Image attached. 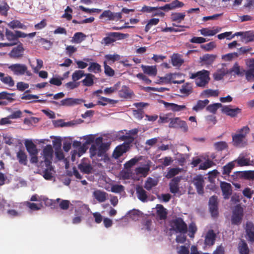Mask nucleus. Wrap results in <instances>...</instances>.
<instances>
[{
	"label": "nucleus",
	"instance_id": "4d7b16f0",
	"mask_svg": "<svg viewBox=\"0 0 254 254\" xmlns=\"http://www.w3.org/2000/svg\"><path fill=\"white\" fill-rule=\"evenodd\" d=\"M105 58L107 63L108 62L110 64V62L114 63L115 61L120 60L121 56L118 54H109L105 55Z\"/></svg>",
	"mask_w": 254,
	"mask_h": 254
},
{
	"label": "nucleus",
	"instance_id": "20e7f679",
	"mask_svg": "<svg viewBox=\"0 0 254 254\" xmlns=\"http://www.w3.org/2000/svg\"><path fill=\"white\" fill-rule=\"evenodd\" d=\"M54 150L51 145H47L45 146L41 153L42 160L43 164H52Z\"/></svg>",
	"mask_w": 254,
	"mask_h": 254
},
{
	"label": "nucleus",
	"instance_id": "3c124183",
	"mask_svg": "<svg viewBox=\"0 0 254 254\" xmlns=\"http://www.w3.org/2000/svg\"><path fill=\"white\" fill-rule=\"evenodd\" d=\"M179 168H168V172L165 175L166 178L170 179L176 175H178L181 171Z\"/></svg>",
	"mask_w": 254,
	"mask_h": 254
},
{
	"label": "nucleus",
	"instance_id": "0e129e2a",
	"mask_svg": "<svg viewBox=\"0 0 254 254\" xmlns=\"http://www.w3.org/2000/svg\"><path fill=\"white\" fill-rule=\"evenodd\" d=\"M84 75L85 74L83 70H75L72 75V79L73 81H76L81 79Z\"/></svg>",
	"mask_w": 254,
	"mask_h": 254
},
{
	"label": "nucleus",
	"instance_id": "9b49d317",
	"mask_svg": "<svg viewBox=\"0 0 254 254\" xmlns=\"http://www.w3.org/2000/svg\"><path fill=\"white\" fill-rule=\"evenodd\" d=\"M128 148L129 144L128 143H124L120 145H118L116 147L113 152V157L115 159H118L124 153L126 152Z\"/></svg>",
	"mask_w": 254,
	"mask_h": 254
},
{
	"label": "nucleus",
	"instance_id": "1a4fd4ad",
	"mask_svg": "<svg viewBox=\"0 0 254 254\" xmlns=\"http://www.w3.org/2000/svg\"><path fill=\"white\" fill-rule=\"evenodd\" d=\"M8 65V68L15 75H23L24 70L26 69V65L21 64H14L10 65L5 64Z\"/></svg>",
	"mask_w": 254,
	"mask_h": 254
},
{
	"label": "nucleus",
	"instance_id": "a211bd4d",
	"mask_svg": "<svg viewBox=\"0 0 254 254\" xmlns=\"http://www.w3.org/2000/svg\"><path fill=\"white\" fill-rule=\"evenodd\" d=\"M163 104L167 109L175 112L183 111L187 109L186 106L185 105H179L175 103L166 102H163Z\"/></svg>",
	"mask_w": 254,
	"mask_h": 254
},
{
	"label": "nucleus",
	"instance_id": "69168bd1",
	"mask_svg": "<svg viewBox=\"0 0 254 254\" xmlns=\"http://www.w3.org/2000/svg\"><path fill=\"white\" fill-rule=\"evenodd\" d=\"M245 70L241 69L240 66L238 65L237 63H235L233 67L230 70V72L234 73L238 75H243Z\"/></svg>",
	"mask_w": 254,
	"mask_h": 254
},
{
	"label": "nucleus",
	"instance_id": "58836bf2",
	"mask_svg": "<svg viewBox=\"0 0 254 254\" xmlns=\"http://www.w3.org/2000/svg\"><path fill=\"white\" fill-rule=\"evenodd\" d=\"M7 25L11 29L19 28L26 29V26L17 20H13L7 23Z\"/></svg>",
	"mask_w": 254,
	"mask_h": 254
},
{
	"label": "nucleus",
	"instance_id": "6e6d98bb",
	"mask_svg": "<svg viewBox=\"0 0 254 254\" xmlns=\"http://www.w3.org/2000/svg\"><path fill=\"white\" fill-rule=\"evenodd\" d=\"M85 37V36L83 33L77 32L73 35L72 42L75 43H80L84 40Z\"/></svg>",
	"mask_w": 254,
	"mask_h": 254
},
{
	"label": "nucleus",
	"instance_id": "f257e3e1",
	"mask_svg": "<svg viewBox=\"0 0 254 254\" xmlns=\"http://www.w3.org/2000/svg\"><path fill=\"white\" fill-rule=\"evenodd\" d=\"M210 72L206 70H202L194 73H190V78L194 79L197 86L205 87L209 83Z\"/></svg>",
	"mask_w": 254,
	"mask_h": 254
},
{
	"label": "nucleus",
	"instance_id": "8fccbe9b",
	"mask_svg": "<svg viewBox=\"0 0 254 254\" xmlns=\"http://www.w3.org/2000/svg\"><path fill=\"white\" fill-rule=\"evenodd\" d=\"M85 149L83 146H80L78 150H74L71 152L72 156L71 160L72 161H74L75 160L76 157H80L85 152Z\"/></svg>",
	"mask_w": 254,
	"mask_h": 254
},
{
	"label": "nucleus",
	"instance_id": "c9c22d12",
	"mask_svg": "<svg viewBox=\"0 0 254 254\" xmlns=\"http://www.w3.org/2000/svg\"><path fill=\"white\" fill-rule=\"evenodd\" d=\"M5 37L6 39L9 41V42H14L15 43V45L17 43V39L16 38V34L15 32L13 33L12 31L8 30V29H6L5 30Z\"/></svg>",
	"mask_w": 254,
	"mask_h": 254
},
{
	"label": "nucleus",
	"instance_id": "37998d69",
	"mask_svg": "<svg viewBox=\"0 0 254 254\" xmlns=\"http://www.w3.org/2000/svg\"><path fill=\"white\" fill-rule=\"evenodd\" d=\"M120 85L121 83L120 82H118L114 86L106 88L103 92L106 95H110L118 90L120 88Z\"/></svg>",
	"mask_w": 254,
	"mask_h": 254
},
{
	"label": "nucleus",
	"instance_id": "13d9d810",
	"mask_svg": "<svg viewBox=\"0 0 254 254\" xmlns=\"http://www.w3.org/2000/svg\"><path fill=\"white\" fill-rule=\"evenodd\" d=\"M185 13H174L171 15V19L174 21L181 22L185 18Z\"/></svg>",
	"mask_w": 254,
	"mask_h": 254
},
{
	"label": "nucleus",
	"instance_id": "ea45409f",
	"mask_svg": "<svg viewBox=\"0 0 254 254\" xmlns=\"http://www.w3.org/2000/svg\"><path fill=\"white\" fill-rule=\"evenodd\" d=\"M85 78L84 79L82 82L83 84L86 86H90L93 84L94 78H95L94 75L92 74L88 73L85 74Z\"/></svg>",
	"mask_w": 254,
	"mask_h": 254
},
{
	"label": "nucleus",
	"instance_id": "2eb2a0df",
	"mask_svg": "<svg viewBox=\"0 0 254 254\" xmlns=\"http://www.w3.org/2000/svg\"><path fill=\"white\" fill-rule=\"evenodd\" d=\"M192 183L195 186L198 193L202 194L203 193L204 180L202 176H197L193 179Z\"/></svg>",
	"mask_w": 254,
	"mask_h": 254
},
{
	"label": "nucleus",
	"instance_id": "39448f33",
	"mask_svg": "<svg viewBox=\"0 0 254 254\" xmlns=\"http://www.w3.org/2000/svg\"><path fill=\"white\" fill-rule=\"evenodd\" d=\"M107 37L103 39L101 42L102 44L108 45L117 40L125 38L127 35L118 32H110L107 33Z\"/></svg>",
	"mask_w": 254,
	"mask_h": 254
},
{
	"label": "nucleus",
	"instance_id": "c85d7f7f",
	"mask_svg": "<svg viewBox=\"0 0 254 254\" xmlns=\"http://www.w3.org/2000/svg\"><path fill=\"white\" fill-rule=\"evenodd\" d=\"M221 188L224 198H228L232 192V188L230 184L226 182H221Z\"/></svg>",
	"mask_w": 254,
	"mask_h": 254
},
{
	"label": "nucleus",
	"instance_id": "7c9ffc66",
	"mask_svg": "<svg viewBox=\"0 0 254 254\" xmlns=\"http://www.w3.org/2000/svg\"><path fill=\"white\" fill-rule=\"evenodd\" d=\"M137 198L142 202L147 201V195L146 191L140 186H137L136 189Z\"/></svg>",
	"mask_w": 254,
	"mask_h": 254
},
{
	"label": "nucleus",
	"instance_id": "b1692460",
	"mask_svg": "<svg viewBox=\"0 0 254 254\" xmlns=\"http://www.w3.org/2000/svg\"><path fill=\"white\" fill-rule=\"evenodd\" d=\"M141 67L144 73L150 76H155L157 73V69L155 65H144L142 64Z\"/></svg>",
	"mask_w": 254,
	"mask_h": 254
},
{
	"label": "nucleus",
	"instance_id": "680f3d73",
	"mask_svg": "<svg viewBox=\"0 0 254 254\" xmlns=\"http://www.w3.org/2000/svg\"><path fill=\"white\" fill-rule=\"evenodd\" d=\"M25 204L32 211L40 210L42 207L41 203L36 204L33 202H26Z\"/></svg>",
	"mask_w": 254,
	"mask_h": 254
},
{
	"label": "nucleus",
	"instance_id": "338daca9",
	"mask_svg": "<svg viewBox=\"0 0 254 254\" xmlns=\"http://www.w3.org/2000/svg\"><path fill=\"white\" fill-rule=\"evenodd\" d=\"M242 176L247 180L254 181V171H243L242 172Z\"/></svg>",
	"mask_w": 254,
	"mask_h": 254
},
{
	"label": "nucleus",
	"instance_id": "f8f14e48",
	"mask_svg": "<svg viewBox=\"0 0 254 254\" xmlns=\"http://www.w3.org/2000/svg\"><path fill=\"white\" fill-rule=\"evenodd\" d=\"M78 169L83 173L90 174L93 168L91 164L86 159H83L81 162L78 165Z\"/></svg>",
	"mask_w": 254,
	"mask_h": 254
},
{
	"label": "nucleus",
	"instance_id": "cd10ccee",
	"mask_svg": "<svg viewBox=\"0 0 254 254\" xmlns=\"http://www.w3.org/2000/svg\"><path fill=\"white\" fill-rule=\"evenodd\" d=\"M107 193L100 190H95L93 192V197L99 202H104L107 198Z\"/></svg>",
	"mask_w": 254,
	"mask_h": 254
},
{
	"label": "nucleus",
	"instance_id": "49530a36",
	"mask_svg": "<svg viewBox=\"0 0 254 254\" xmlns=\"http://www.w3.org/2000/svg\"><path fill=\"white\" fill-rule=\"evenodd\" d=\"M238 250L240 254H249V249L244 241H241L239 244Z\"/></svg>",
	"mask_w": 254,
	"mask_h": 254
},
{
	"label": "nucleus",
	"instance_id": "423d86ee",
	"mask_svg": "<svg viewBox=\"0 0 254 254\" xmlns=\"http://www.w3.org/2000/svg\"><path fill=\"white\" fill-rule=\"evenodd\" d=\"M150 166L148 163L136 167L134 170V180H139L140 178L145 177L148 174Z\"/></svg>",
	"mask_w": 254,
	"mask_h": 254
},
{
	"label": "nucleus",
	"instance_id": "c756f323",
	"mask_svg": "<svg viewBox=\"0 0 254 254\" xmlns=\"http://www.w3.org/2000/svg\"><path fill=\"white\" fill-rule=\"evenodd\" d=\"M220 29L213 27L212 29L209 28H202L199 31L201 35L204 36H212L220 31Z\"/></svg>",
	"mask_w": 254,
	"mask_h": 254
},
{
	"label": "nucleus",
	"instance_id": "aec40b11",
	"mask_svg": "<svg viewBox=\"0 0 254 254\" xmlns=\"http://www.w3.org/2000/svg\"><path fill=\"white\" fill-rule=\"evenodd\" d=\"M24 144L29 155H35L38 154V150L37 148L36 145L33 143L32 140H26Z\"/></svg>",
	"mask_w": 254,
	"mask_h": 254
},
{
	"label": "nucleus",
	"instance_id": "864d4df0",
	"mask_svg": "<svg viewBox=\"0 0 254 254\" xmlns=\"http://www.w3.org/2000/svg\"><path fill=\"white\" fill-rule=\"evenodd\" d=\"M234 161H232L228 163L227 165H226L222 168V174L223 175H229V174L231 173L232 170L234 168Z\"/></svg>",
	"mask_w": 254,
	"mask_h": 254
},
{
	"label": "nucleus",
	"instance_id": "5701e85b",
	"mask_svg": "<svg viewBox=\"0 0 254 254\" xmlns=\"http://www.w3.org/2000/svg\"><path fill=\"white\" fill-rule=\"evenodd\" d=\"M193 85L190 82L184 84L180 89V93L184 96H188L192 92Z\"/></svg>",
	"mask_w": 254,
	"mask_h": 254
},
{
	"label": "nucleus",
	"instance_id": "6ab92c4d",
	"mask_svg": "<svg viewBox=\"0 0 254 254\" xmlns=\"http://www.w3.org/2000/svg\"><path fill=\"white\" fill-rule=\"evenodd\" d=\"M242 136H239L236 133L232 135V141L234 145L239 147H243L246 145L247 143V140L242 137Z\"/></svg>",
	"mask_w": 254,
	"mask_h": 254
},
{
	"label": "nucleus",
	"instance_id": "2f4dec72",
	"mask_svg": "<svg viewBox=\"0 0 254 254\" xmlns=\"http://www.w3.org/2000/svg\"><path fill=\"white\" fill-rule=\"evenodd\" d=\"M228 72V70L225 67H222L214 73L213 77L215 80H220Z\"/></svg>",
	"mask_w": 254,
	"mask_h": 254
},
{
	"label": "nucleus",
	"instance_id": "f704fd0d",
	"mask_svg": "<svg viewBox=\"0 0 254 254\" xmlns=\"http://www.w3.org/2000/svg\"><path fill=\"white\" fill-rule=\"evenodd\" d=\"M157 216L161 219H164L166 217L167 210L162 205L157 204L155 208Z\"/></svg>",
	"mask_w": 254,
	"mask_h": 254
},
{
	"label": "nucleus",
	"instance_id": "f03ea898",
	"mask_svg": "<svg viewBox=\"0 0 254 254\" xmlns=\"http://www.w3.org/2000/svg\"><path fill=\"white\" fill-rule=\"evenodd\" d=\"M181 77V74L180 73H168L163 77H159L156 83L159 84H181L184 82V80H177V79L180 78Z\"/></svg>",
	"mask_w": 254,
	"mask_h": 254
},
{
	"label": "nucleus",
	"instance_id": "79ce46f5",
	"mask_svg": "<svg viewBox=\"0 0 254 254\" xmlns=\"http://www.w3.org/2000/svg\"><path fill=\"white\" fill-rule=\"evenodd\" d=\"M17 159L21 164L26 165L27 164V155L25 152L22 150H19L16 154Z\"/></svg>",
	"mask_w": 254,
	"mask_h": 254
},
{
	"label": "nucleus",
	"instance_id": "412c9836",
	"mask_svg": "<svg viewBox=\"0 0 254 254\" xmlns=\"http://www.w3.org/2000/svg\"><path fill=\"white\" fill-rule=\"evenodd\" d=\"M24 51V49L22 44H20L11 50L9 55L10 57L13 58H19L22 57Z\"/></svg>",
	"mask_w": 254,
	"mask_h": 254
},
{
	"label": "nucleus",
	"instance_id": "09e8293b",
	"mask_svg": "<svg viewBox=\"0 0 254 254\" xmlns=\"http://www.w3.org/2000/svg\"><path fill=\"white\" fill-rule=\"evenodd\" d=\"M88 70L95 73H99L101 71V65L97 63H90Z\"/></svg>",
	"mask_w": 254,
	"mask_h": 254
},
{
	"label": "nucleus",
	"instance_id": "603ef678",
	"mask_svg": "<svg viewBox=\"0 0 254 254\" xmlns=\"http://www.w3.org/2000/svg\"><path fill=\"white\" fill-rule=\"evenodd\" d=\"M92 145L104 149L106 150H107L108 148L107 145L103 142V138L102 137H98L96 138L95 140L94 143Z\"/></svg>",
	"mask_w": 254,
	"mask_h": 254
},
{
	"label": "nucleus",
	"instance_id": "4c0bfd02",
	"mask_svg": "<svg viewBox=\"0 0 254 254\" xmlns=\"http://www.w3.org/2000/svg\"><path fill=\"white\" fill-rule=\"evenodd\" d=\"M142 216V213L138 210H130L127 213V217L133 221H136Z\"/></svg>",
	"mask_w": 254,
	"mask_h": 254
},
{
	"label": "nucleus",
	"instance_id": "774afa93",
	"mask_svg": "<svg viewBox=\"0 0 254 254\" xmlns=\"http://www.w3.org/2000/svg\"><path fill=\"white\" fill-rule=\"evenodd\" d=\"M159 21V19L158 18H152L149 20L147 24L145 26V31L147 32H148L151 27L154 25H157Z\"/></svg>",
	"mask_w": 254,
	"mask_h": 254
},
{
	"label": "nucleus",
	"instance_id": "a19ab883",
	"mask_svg": "<svg viewBox=\"0 0 254 254\" xmlns=\"http://www.w3.org/2000/svg\"><path fill=\"white\" fill-rule=\"evenodd\" d=\"M242 41L245 43L254 41V31H248L244 33Z\"/></svg>",
	"mask_w": 254,
	"mask_h": 254
},
{
	"label": "nucleus",
	"instance_id": "4be33fe9",
	"mask_svg": "<svg viewBox=\"0 0 254 254\" xmlns=\"http://www.w3.org/2000/svg\"><path fill=\"white\" fill-rule=\"evenodd\" d=\"M245 230L248 240L254 242V225L252 222H247Z\"/></svg>",
	"mask_w": 254,
	"mask_h": 254
},
{
	"label": "nucleus",
	"instance_id": "5fc2aeb1",
	"mask_svg": "<svg viewBox=\"0 0 254 254\" xmlns=\"http://www.w3.org/2000/svg\"><path fill=\"white\" fill-rule=\"evenodd\" d=\"M216 58V56L213 55L205 54L200 58L202 62H204L207 64H212Z\"/></svg>",
	"mask_w": 254,
	"mask_h": 254
},
{
	"label": "nucleus",
	"instance_id": "f3484780",
	"mask_svg": "<svg viewBox=\"0 0 254 254\" xmlns=\"http://www.w3.org/2000/svg\"><path fill=\"white\" fill-rule=\"evenodd\" d=\"M0 81L9 87H12L15 84V81L11 76L1 72H0Z\"/></svg>",
	"mask_w": 254,
	"mask_h": 254
},
{
	"label": "nucleus",
	"instance_id": "e2e57ef3",
	"mask_svg": "<svg viewBox=\"0 0 254 254\" xmlns=\"http://www.w3.org/2000/svg\"><path fill=\"white\" fill-rule=\"evenodd\" d=\"M214 146L216 150L218 151H222L228 148L227 143L225 141H220L215 142Z\"/></svg>",
	"mask_w": 254,
	"mask_h": 254
},
{
	"label": "nucleus",
	"instance_id": "a878e982",
	"mask_svg": "<svg viewBox=\"0 0 254 254\" xmlns=\"http://www.w3.org/2000/svg\"><path fill=\"white\" fill-rule=\"evenodd\" d=\"M237 162L238 165L240 166H252L254 164V160H251L250 159L246 158L242 155H240L239 157L234 161V163Z\"/></svg>",
	"mask_w": 254,
	"mask_h": 254
},
{
	"label": "nucleus",
	"instance_id": "bb28decb",
	"mask_svg": "<svg viewBox=\"0 0 254 254\" xmlns=\"http://www.w3.org/2000/svg\"><path fill=\"white\" fill-rule=\"evenodd\" d=\"M89 151L90 157L92 158L96 155L99 157L104 156L106 150L92 145L90 148Z\"/></svg>",
	"mask_w": 254,
	"mask_h": 254
},
{
	"label": "nucleus",
	"instance_id": "473e14b6",
	"mask_svg": "<svg viewBox=\"0 0 254 254\" xmlns=\"http://www.w3.org/2000/svg\"><path fill=\"white\" fill-rule=\"evenodd\" d=\"M158 184V180L156 178H148L144 183V188L148 190L152 189Z\"/></svg>",
	"mask_w": 254,
	"mask_h": 254
},
{
	"label": "nucleus",
	"instance_id": "bf43d9fd",
	"mask_svg": "<svg viewBox=\"0 0 254 254\" xmlns=\"http://www.w3.org/2000/svg\"><path fill=\"white\" fill-rule=\"evenodd\" d=\"M121 177L124 180L132 179L135 177L134 173H132L130 170H127L121 173Z\"/></svg>",
	"mask_w": 254,
	"mask_h": 254
},
{
	"label": "nucleus",
	"instance_id": "4468645a",
	"mask_svg": "<svg viewBox=\"0 0 254 254\" xmlns=\"http://www.w3.org/2000/svg\"><path fill=\"white\" fill-rule=\"evenodd\" d=\"M84 101L81 99L68 98L62 100L60 105L64 106H74L81 104Z\"/></svg>",
	"mask_w": 254,
	"mask_h": 254
},
{
	"label": "nucleus",
	"instance_id": "7ed1b4c3",
	"mask_svg": "<svg viewBox=\"0 0 254 254\" xmlns=\"http://www.w3.org/2000/svg\"><path fill=\"white\" fill-rule=\"evenodd\" d=\"M51 164H44L42 161L40 162V165H38V168H40L39 170V171L41 172L40 174L43 176L45 179L47 180H52L55 173Z\"/></svg>",
	"mask_w": 254,
	"mask_h": 254
},
{
	"label": "nucleus",
	"instance_id": "ddd939ff",
	"mask_svg": "<svg viewBox=\"0 0 254 254\" xmlns=\"http://www.w3.org/2000/svg\"><path fill=\"white\" fill-rule=\"evenodd\" d=\"M100 18H107L108 20L117 21L122 18L121 13H113L110 10H105L100 15Z\"/></svg>",
	"mask_w": 254,
	"mask_h": 254
},
{
	"label": "nucleus",
	"instance_id": "c03bdc74",
	"mask_svg": "<svg viewBox=\"0 0 254 254\" xmlns=\"http://www.w3.org/2000/svg\"><path fill=\"white\" fill-rule=\"evenodd\" d=\"M190 243H186L185 245L177 247V252L178 254H189V248Z\"/></svg>",
	"mask_w": 254,
	"mask_h": 254
},
{
	"label": "nucleus",
	"instance_id": "393cba45",
	"mask_svg": "<svg viewBox=\"0 0 254 254\" xmlns=\"http://www.w3.org/2000/svg\"><path fill=\"white\" fill-rule=\"evenodd\" d=\"M216 235L213 230H209L205 236L204 243L206 246H211L214 244Z\"/></svg>",
	"mask_w": 254,
	"mask_h": 254
},
{
	"label": "nucleus",
	"instance_id": "e433bc0d",
	"mask_svg": "<svg viewBox=\"0 0 254 254\" xmlns=\"http://www.w3.org/2000/svg\"><path fill=\"white\" fill-rule=\"evenodd\" d=\"M209 100L206 99L204 100H199L196 104L192 108V110L195 112H198L203 108L209 103Z\"/></svg>",
	"mask_w": 254,
	"mask_h": 254
},
{
	"label": "nucleus",
	"instance_id": "72a5a7b5",
	"mask_svg": "<svg viewBox=\"0 0 254 254\" xmlns=\"http://www.w3.org/2000/svg\"><path fill=\"white\" fill-rule=\"evenodd\" d=\"M180 181V179L178 178H175L172 179L170 183V191L173 193H177L179 190L178 183Z\"/></svg>",
	"mask_w": 254,
	"mask_h": 254
},
{
	"label": "nucleus",
	"instance_id": "de8ad7c7",
	"mask_svg": "<svg viewBox=\"0 0 254 254\" xmlns=\"http://www.w3.org/2000/svg\"><path fill=\"white\" fill-rule=\"evenodd\" d=\"M172 64L174 66H180L183 63L184 61L180 55L174 54L171 58Z\"/></svg>",
	"mask_w": 254,
	"mask_h": 254
},
{
	"label": "nucleus",
	"instance_id": "dca6fc26",
	"mask_svg": "<svg viewBox=\"0 0 254 254\" xmlns=\"http://www.w3.org/2000/svg\"><path fill=\"white\" fill-rule=\"evenodd\" d=\"M217 198L215 196H211L209 201V207L212 216L215 217L218 214Z\"/></svg>",
	"mask_w": 254,
	"mask_h": 254
},
{
	"label": "nucleus",
	"instance_id": "9d476101",
	"mask_svg": "<svg viewBox=\"0 0 254 254\" xmlns=\"http://www.w3.org/2000/svg\"><path fill=\"white\" fill-rule=\"evenodd\" d=\"M221 111L228 116L235 117L241 112V109L238 107L232 108L231 106H223Z\"/></svg>",
	"mask_w": 254,
	"mask_h": 254
},
{
	"label": "nucleus",
	"instance_id": "0eeeda50",
	"mask_svg": "<svg viewBox=\"0 0 254 254\" xmlns=\"http://www.w3.org/2000/svg\"><path fill=\"white\" fill-rule=\"evenodd\" d=\"M243 217V209L239 205H237L233 211L231 222L233 224L239 225Z\"/></svg>",
	"mask_w": 254,
	"mask_h": 254
},
{
	"label": "nucleus",
	"instance_id": "a18cd8bd",
	"mask_svg": "<svg viewBox=\"0 0 254 254\" xmlns=\"http://www.w3.org/2000/svg\"><path fill=\"white\" fill-rule=\"evenodd\" d=\"M132 92L126 86H123L119 91V95L121 97L128 98L131 97Z\"/></svg>",
	"mask_w": 254,
	"mask_h": 254
},
{
	"label": "nucleus",
	"instance_id": "052dcab7",
	"mask_svg": "<svg viewBox=\"0 0 254 254\" xmlns=\"http://www.w3.org/2000/svg\"><path fill=\"white\" fill-rule=\"evenodd\" d=\"M56 201L59 203V206L62 209L66 210L69 207L70 202L67 200L57 198Z\"/></svg>",
	"mask_w": 254,
	"mask_h": 254
},
{
	"label": "nucleus",
	"instance_id": "6e6552de",
	"mask_svg": "<svg viewBox=\"0 0 254 254\" xmlns=\"http://www.w3.org/2000/svg\"><path fill=\"white\" fill-rule=\"evenodd\" d=\"M172 228L176 232L186 233L187 226L182 219L180 218L175 219L172 222Z\"/></svg>",
	"mask_w": 254,
	"mask_h": 254
}]
</instances>
